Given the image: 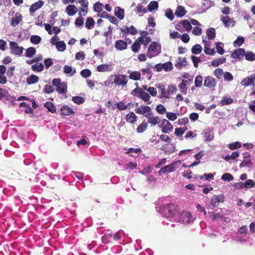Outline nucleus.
Masks as SVG:
<instances>
[{
    "label": "nucleus",
    "mask_w": 255,
    "mask_h": 255,
    "mask_svg": "<svg viewBox=\"0 0 255 255\" xmlns=\"http://www.w3.org/2000/svg\"><path fill=\"white\" fill-rule=\"evenodd\" d=\"M231 56L234 59H242L245 57L248 61H253L255 60V54L251 51H246L244 48H239L234 50Z\"/></svg>",
    "instance_id": "f257e3e1"
},
{
    "label": "nucleus",
    "mask_w": 255,
    "mask_h": 255,
    "mask_svg": "<svg viewBox=\"0 0 255 255\" xmlns=\"http://www.w3.org/2000/svg\"><path fill=\"white\" fill-rule=\"evenodd\" d=\"M179 212V209L176 204L170 203L165 205L162 209V213L166 217L176 215Z\"/></svg>",
    "instance_id": "f03ea898"
},
{
    "label": "nucleus",
    "mask_w": 255,
    "mask_h": 255,
    "mask_svg": "<svg viewBox=\"0 0 255 255\" xmlns=\"http://www.w3.org/2000/svg\"><path fill=\"white\" fill-rule=\"evenodd\" d=\"M114 77V81L112 84H114L116 86H126L128 82V77L123 74L111 75L109 78L111 79Z\"/></svg>",
    "instance_id": "7ed1b4c3"
},
{
    "label": "nucleus",
    "mask_w": 255,
    "mask_h": 255,
    "mask_svg": "<svg viewBox=\"0 0 255 255\" xmlns=\"http://www.w3.org/2000/svg\"><path fill=\"white\" fill-rule=\"evenodd\" d=\"M52 84L56 87V91L59 94H65L67 91V86L65 82H61L60 79H54Z\"/></svg>",
    "instance_id": "20e7f679"
},
{
    "label": "nucleus",
    "mask_w": 255,
    "mask_h": 255,
    "mask_svg": "<svg viewBox=\"0 0 255 255\" xmlns=\"http://www.w3.org/2000/svg\"><path fill=\"white\" fill-rule=\"evenodd\" d=\"M134 93L137 94V97L142 99L144 102L147 103L148 104H151V101H149L150 99V96L148 93L144 92L140 88H136L133 91Z\"/></svg>",
    "instance_id": "39448f33"
},
{
    "label": "nucleus",
    "mask_w": 255,
    "mask_h": 255,
    "mask_svg": "<svg viewBox=\"0 0 255 255\" xmlns=\"http://www.w3.org/2000/svg\"><path fill=\"white\" fill-rule=\"evenodd\" d=\"M136 114L142 115L147 118V117L150 115L152 112L149 106L140 105L135 109Z\"/></svg>",
    "instance_id": "423d86ee"
},
{
    "label": "nucleus",
    "mask_w": 255,
    "mask_h": 255,
    "mask_svg": "<svg viewBox=\"0 0 255 255\" xmlns=\"http://www.w3.org/2000/svg\"><path fill=\"white\" fill-rule=\"evenodd\" d=\"M162 133H169L173 129V127L170 122L167 120L164 119L161 121V124L160 126Z\"/></svg>",
    "instance_id": "0eeeda50"
},
{
    "label": "nucleus",
    "mask_w": 255,
    "mask_h": 255,
    "mask_svg": "<svg viewBox=\"0 0 255 255\" xmlns=\"http://www.w3.org/2000/svg\"><path fill=\"white\" fill-rule=\"evenodd\" d=\"M178 221L183 223H190L193 221L192 214L187 211H183L179 214Z\"/></svg>",
    "instance_id": "6e6552de"
},
{
    "label": "nucleus",
    "mask_w": 255,
    "mask_h": 255,
    "mask_svg": "<svg viewBox=\"0 0 255 255\" xmlns=\"http://www.w3.org/2000/svg\"><path fill=\"white\" fill-rule=\"evenodd\" d=\"M225 201V196L223 194L214 195L210 202V204L213 207H218L220 203H223Z\"/></svg>",
    "instance_id": "1a4fd4ad"
},
{
    "label": "nucleus",
    "mask_w": 255,
    "mask_h": 255,
    "mask_svg": "<svg viewBox=\"0 0 255 255\" xmlns=\"http://www.w3.org/2000/svg\"><path fill=\"white\" fill-rule=\"evenodd\" d=\"M158 46V44L156 42H152L150 45L149 46L147 50V52L146 53V56L148 58H152L156 55L158 54V52L157 51V48Z\"/></svg>",
    "instance_id": "9d476101"
},
{
    "label": "nucleus",
    "mask_w": 255,
    "mask_h": 255,
    "mask_svg": "<svg viewBox=\"0 0 255 255\" xmlns=\"http://www.w3.org/2000/svg\"><path fill=\"white\" fill-rule=\"evenodd\" d=\"M9 46L11 53L18 55L22 53L24 48L21 46H19L17 42L11 41Z\"/></svg>",
    "instance_id": "9b49d317"
},
{
    "label": "nucleus",
    "mask_w": 255,
    "mask_h": 255,
    "mask_svg": "<svg viewBox=\"0 0 255 255\" xmlns=\"http://www.w3.org/2000/svg\"><path fill=\"white\" fill-rule=\"evenodd\" d=\"M178 162L180 163L181 161L178 160L164 166L163 167L160 169V170L158 172V173L160 175L161 174H163L167 172L170 173L174 171L175 168V166L176 164Z\"/></svg>",
    "instance_id": "f8f14e48"
},
{
    "label": "nucleus",
    "mask_w": 255,
    "mask_h": 255,
    "mask_svg": "<svg viewBox=\"0 0 255 255\" xmlns=\"http://www.w3.org/2000/svg\"><path fill=\"white\" fill-rule=\"evenodd\" d=\"M203 86L210 89L214 88L216 86L215 79L211 76H205Z\"/></svg>",
    "instance_id": "ddd939ff"
},
{
    "label": "nucleus",
    "mask_w": 255,
    "mask_h": 255,
    "mask_svg": "<svg viewBox=\"0 0 255 255\" xmlns=\"http://www.w3.org/2000/svg\"><path fill=\"white\" fill-rule=\"evenodd\" d=\"M3 99L10 100L11 103L15 101V98L10 96L7 90L0 88V101Z\"/></svg>",
    "instance_id": "4468645a"
},
{
    "label": "nucleus",
    "mask_w": 255,
    "mask_h": 255,
    "mask_svg": "<svg viewBox=\"0 0 255 255\" xmlns=\"http://www.w3.org/2000/svg\"><path fill=\"white\" fill-rule=\"evenodd\" d=\"M241 84L245 87L252 85L255 86V74H252L251 77H246L241 81Z\"/></svg>",
    "instance_id": "2eb2a0df"
},
{
    "label": "nucleus",
    "mask_w": 255,
    "mask_h": 255,
    "mask_svg": "<svg viewBox=\"0 0 255 255\" xmlns=\"http://www.w3.org/2000/svg\"><path fill=\"white\" fill-rule=\"evenodd\" d=\"M244 159L240 164V167H251L253 165V162L251 159L250 153L246 152L245 154Z\"/></svg>",
    "instance_id": "dca6fc26"
},
{
    "label": "nucleus",
    "mask_w": 255,
    "mask_h": 255,
    "mask_svg": "<svg viewBox=\"0 0 255 255\" xmlns=\"http://www.w3.org/2000/svg\"><path fill=\"white\" fill-rule=\"evenodd\" d=\"M61 115L63 116H68L74 114L73 110L67 105L62 106L60 109Z\"/></svg>",
    "instance_id": "f3484780"
},
{
    "label": "nucleus",
    "mask_w": 255,
    "mask_h": 255,
    "mask_svg": "<svg viewBox=\"0 0 255 255\" xmlns=\"http://www.w3.org/2000/svg\"><path fill=\"white\" fill-rule=\"evenodd\" d=\"M180 24H181L188 31H190L192 28L191 23L188 20H183L179 22L175 26L177 30H180L179 27L180 26Z\"/></svg>",
    "instance_id": "a211bd4d"
},
{
    "label": "nucleus",
    "mask_w": 255,
    "mask_h": 255,
    "mask_svg": "<svg viewBox=\"0 0 255 255\" xmlns=\"http://www.w3.org/2000/svg\"><path fill=\"white\" fill-rule=\"evenodd\" d=\"M127 42L123 40H118L116 41L115 47L118 50H124L127 48Z\"/></svg>",
    "instance_id": "6ab92c4d"
},
{
    "label": "nucleus",
    "mask_w": 255,
    "mask_h": 255,
    "mask_svg": "<svg viewBox=\"0 0 255 255\" xmlns=\"http://www.w3.org/2000/svg\"><path fill=\"white\" fill-rule=\"evenodd\" d=\"M137 117L133 112H130L126 116V120L127 123L134 124L137 121Z\"/></svg>",
    "instance_id": "aec40b11"
},
{
    "label": "nucleus",
    "mask_w": 255,
    "mask_h": 255,
    "mask_svg": "<svg viewBox=\"0 0 255 255\" xmlns=\"http://www.w3.org/2000/svg\"><path fill=\"white\" fill-rule=\"evenodd\" d=\"M221 20L224 23L225 26L227 27L230 26V22L231 23V26L232 27L235 25V21L228 16H222L221 17Z\"/></svg>",
    "instance_id": "412c9836"
},
{
    "label": "nucleus",
    "mask_w": 255,
    "mask_h": 255,
    "mask_svg": "<svg viewBox=\"0 0 255 255\" xmlns=\"http://www.w3.org/2000/svg\"><path fill=\"white\" fill-rule=\"evenodd\" d=\"M128 73L129 74V78L134 81H138L141 79V74L139 71L131 72L130 70L128 71Z\"/></svg>",
    "instance_id": "4be33fe9"
},
{
    "label": "nucleus",
    "mask_w": 255,
    "mask_h": 255,
    "mask_svg": "<svg viewBox=\"0 0 255 255\" xmlns=\"http://www.w3.org/2000/svg\"><path fill=\"white\" fill-rule=\"evenodd\" d=\"M22 19V15L20 13L17 12L15 14V16L13 17H12L11 18V25L13 27H15L19 23Z\"/></svg>",
    "instance_id": "5701e85b"
},
{
    "label": "nucleus",
    "mask_w": 255,
    "mask_h": 255,
    "mask_svg": "<svg viewBox=\"0 0 255 255\" xmlns=\"http://www.w3.org/2000/svg\"><path fill=\"white\" fill-rule=\"evenodd\" d=\"M44 4V2L42 0H38L33 3L29 8V11L31 13L34 12L37 9L41 8Z\"/></svg>",
    "instance_id": "b1692460"
},
{
    "label": "nucleus",
    "mask_w": 255,
    "mask_h": 255,
    "mask_svg": "<svg viewBox=\"0 0 255 255\" xmlns=\"http://www.w3.org/2000/svg\"><path fill=\"white\" fill-rule=\"evenodd\" d=\"M147 118L148 119L147 123H149L152 126H155L160 123L159 117H154L153 113L147 116Z\"/></svg>",
    "instance_id": "393cba45"
},
{
    "label": "nucleus",
    "mask_w": 255,
    "mask_h": 255,
    "mask_svg": "<svg viewBox=\"0 0 255 255\" xmlns=\"http://www.w3.org/2000/svg\"><path fill=\"white\" fill-rule=\"evenodd\" d=\"M148 128V123L143 120L142 123L136 128V132L138 133H141L145 131Z\"/></svg>",
    "instance_id": "a878e982"
},
{
    "label": "nucleus",
    "mask_w": 255,
    "mask_h": 255,
    "mask_svg": "<svg viewBox=\"0 0 255 255\" xmlns=\"http://www.w3.org/2000/svg\"><path fill=\"white\" fill-rule=\"evenodd\" d=\"M78 2L80 3L83 7H81L80 9V12H84L85 13L83 15L85 16L87 13V9L88 6V1L87 0H79Z\"/></svg>",
    "instance_id": "bb28decb"
},
{
    "label": "nucleus",
    "mask_w": 255,
    "mask_h": 255,
    "mask_svg": "<svg viewBox=\"0 0 255 255\" xmlns=\"http://www.w3.org/2000/svg\"><path fill=\"white\" fill-rule=\"evenodd\" d=\"M115 14L119 19H123L125 16L124 9L119 6L116 7L115 9Z\"/></svg>",
    "instance_id": "cd10ccee"
},
{
    "label": "nucleus",
    "mask_w": 255,
    "mask_h": 255,
    "mask_svg": "<svg viewBox=\"0 0 255 255\" xmlns=\"http://www.w3.org/2000/svg\"><path fill=\"white\" fill-rule=\"evenodd\" d=\"M186 10L183 6H178L175 11V14L178 17H181L186 13Z\"/></svg>",
    "instance_id": "c85d7f7f"
},
{
    "label": "nucleus",
    "mask_w": 255,
    "mask_h": 255,
    "mask_svg": "<svg viewBox=\"0 0 255 255\" xmlns=\"http://www.w3.org/2000/svg\"><path fill=\"white\" fill-rule=\"evenodd\" d=\"M66 10L69 16L75 15L77 11L76 7L73 4L69 5L67 6Z\"/></svg>",
    "instance_id": "c756f323"
},
{
    "label": "nucleus",
    "mask_w": 255,
    "mask_h": 255,
    "mask_svg": "<svg viewBox=\"0 0 255 255\" xmlns=\"http://www.w3.org/2000/svg\"><path fill=\"white\" fill-rule=\"evenodd\" d=\"M186 64L185 58L178 57L177 63L175 64V66L178 69H181L183 66H186Z\"/></svg>",
    "instance_id": "7c9ffc66"
},
{
    "label": "nucleus",
    "mask_w": 255,
    "mask_h": 255,
    "mask_svg": "<svg viewBox=\"0 0 255 255\" xmlns=\"http://www.w3.org/2000/svg\"><path fill=\"white\" fill-rule=\"evenodd\" d=\"M39 78L35 75H31L26 79V82L28 85H31L37 83Z\"/></svg>",
    "instance_id": "2f4dec72"
},
{
    "label": "nucleus",
    "mask_w": 255,
    "mask_h": 255,
    "mask_svg": "<svg viewBox=\"0 0 255 255\" xmlns=\"http://www.w3.org/2000/svg\"><path fill=\"white\" fill-rule=\"evenodd\" d=\"M207 36L209 39H214L216 36V30L213 27H210L207 31Z\"/></svg>",
    "instance_id": "473e14b6"
},
{
    "label": "nucleus",
    "mask_w": 255,
    "mask_h": 255,
    "mask_svg": "<svg viewBox=\"0 0 255 255\" xmlns=\"http://www.w3.org/2000/svg\"><path fill=\"white\" fill-rule=\"evenodd\" d=\"M43 69L44 66L42 63H36L31 66V69L34 72H41Z\"/></svg>",
    "instance_id": "72a5a7b5"
},
{
    "label": "nucleus",
    "mask_w": 255,
    "mask_h": 255,
    "mask_svg": "<svg viewBox=\"0 0 255 255\" xmlns=\"http://www.w3.org/2000/svg\"><path fill=\"white\" fill-rule=\"evenodd\" d=\"M156 87L160 90L161 97L167 98V92L164 85L162 83H159L158 85H156Z\"/></svg>",
    "instance_id": "f704fd0d"
},
{
    "label": "nucleus",
    "mask_w": 255,
    "mask_h": 255,
    "mask_svg": "<svg viewBox=\"0 0 255 255\" xmlns=\"http://www.w3.org/2000/svg\"><path fill=\"white\" fill-rule=\"evenodd\" d=\"M203 77L201 75H197L195 79V86L197 88H200L203 84Z\"/></svg>",
    "instance_id": "c9c22d12"
},
{
    "label": "nucleus",
    "mask_w": 255,
    "mask_h": 255,
    "mask_svg": "<svg viewBox=\"0 0 255 255\" xmlns=\"http://www.w3.org/2000/svg\"><path fill=\"white\" fill-rule=\"evenodd\" d=\"M44 107L48 109V111L52 113H54L56 111L55 106L51 102H46L44 104Z\"/></svg>",
    "instance_id": "e433bc0d"
},
{
    "label": "nucleus",
    "mask_w": 255,
    "mask_h": 255,
    "mask_svg": "<svg viewBox=\"0 0 255 255\" xmlns=\"http://www.w3.org/2000/svg\"><path fill=\"white\" fill-rule=\"evenodd\" d=\"M226 61V59L225 58L214 60L211 61V65L213 67H217L219 65L224 63Z\"/></svg>",
    "instance_id": "4c0bfd02"
},
{
    "label": "nucleus",
    "mask_w": 255,
    "mask_h": 255,
    "mask_svg": "<svg viewBox=\"0 0 255 255\" xmlns=\"http://www.w3.org/2000/svg\"><path fill=\"white\" fill-rule=\"evenodd\" d=\"M97 69L98 72H100L111 71L110 65L108 64L100 65L97 67Z\"/></svg>",
    "instance_id": "58836bf2"
},
{
    "label": "nucleus",
    "mask_w": 255,
    "mask_h": 255,
    "mask_svg": "<svg viewBox=\"0 0 255 255\" xmlns=\"http://www.w3.org/2000/svg\"><path fill=\"white\" fill-rule=\"evenodd\" d=\"M130 104L129 103L128 105H125L124 101H122L118 103H117L115 104V105L116 106L117 108L119 110L122 111V110H125L127 108H128V107Z\"/></svg>",
    "instance_id": "ea45409f"
},
{
    "label": "nucleus",
    "mask_w": 255,
    "mask_h": 255,
    "mask_svg": "<svg viewBox=\"0 0 255 255\" xmlns=\"http://www.w3.org/2000/svg\"><path fill=\"white\" fill-rule=\"evenodd\" d=\"M233 103V99L230 97H223L221 101V104L222 105H227L231 104Z\"/></svg>",
    "instance_id": "a19ab883"
},
{
    "label": "nucleus",
    "mask_w": 255,
    "mask_h": 255,
    "mask_svg": "<svg viewBox=\"0 0 255 255\" xmlns=\"http://www.w3.org/2000/svg\"><path fill=\"white\" fill-rule=\"evenodd\" d=\"M19 106L20 107H24L25 108L24 111L26 114H32L33 112L32 109L25 102L21 103Z\"/></svg>",
    "instance_id": "79ce46f5"
},
{
    "label": "nucleus",
    "mask_w": 255,
    "mask_h": 255,
    "mask_svg": "<svg viewBox=\"0 0 255 255\" xmlns=\"http://www.w3.org/2000/svg\"><path fill=\"white\" fill-rule=\"evenodd\" d=\"M158 7V2L156 1H150L148 5V9L149 11H152L156 9H157Z\"/></svg>",
    "instance_id": "37998d69"
},
{
    "label": "nucleus",
    "mask_w": 255,
    "mask_h": 255,
    "mask_svg": "<svg viewBox=\"0 0 255 255\" xmlns=\"http://www.w3.org/2000/svg\"><path fill=\"white\" fill-rule=\"evenodd\" d=\"M202 47L199 44L194 45L191 49V52L194 54H200L202 52Z\"/></svg>",
    "instance_id": "c03bdc74"
},
{
    "label": "nucleus",
    "mask_w": 255,
    "mask_h": 255,
    "mask_svg": "<svg viewBox=\"0 0 255 255\" xmlns=\"http://www.w3.org/2000/svg\"><path fill=\"white\" fill-rule=\"evenodd\" d=\"M35 53L36 50L35 48L31 47L26 49L25 55L27 57H31L35 54Z\"/></svg>",
    "instance_id": "a18cd8bd"
},
{
    "label": "nucleus",
    "mask_w": 255,
    "mask_h": 255,
    "mask_svg": "<svg viewBox=\"0 0 255 255\" xmlns=\"http://www.w3.org/2000/svg\"><path fill=\"white\" fill-rule=\"evenodd\" d=\"M57 50L59 51H63L66 49V44L63 41H59L55 44Z\"/></svg>",
    "instance_id": "49530a36"
},
{
    "label": "nucleus",
    "mask_w": 255,
    "mask_h": 255,
    "mask_svg": "<svg viewBox=\"0 0 255 255\" xmlns=\"http://www.w3.org/2000/svg\"><path fill=\"white\" fill-rule=\"evenodd\" d=\"M30 41L34 44H38L41 42V38L38 35H32L30 37Z\"/></svg>",
    "instance_id": "de8ad7c7"
},
{
    "label": "nucleus",
    "mask_w": 255,
    "mask_h": 255,
    "mask_svg": "<svg viewBox=\"0 0 255 255\" xmlns=\"http://www.w3.org/2000/svg\"><path fill=\"white\" fill-rule=\"evenodd\" d=\"M94 24L95 21L92 17H90L87 18L85 22V26L87 29H91V26H93Z\"/></svg>",
    "instance_id": "09e8293b"
},
{
    "label": "nucleus",
    "mask_w": 255,
    "mask_h": 255,
    "mask_svg": "<svg viewBox=\"0 0 255 255\" xmlns=\"http://www.w3.org/2000/svg\"><path fill=\"white\" fill-rule=\"evenodd\" d=\"M255 182L251 179H247L244 183V187L246 188H251L255 186Z\"/></svg>",
    "instance_id": "8fccbe9b"
},
{
    "label": "nucleus",
    "mask_w": 255,
    "mask_h": 255,
    "mask_svg": "<svg viewBox=\"0 0 255 255\" xmlns=\"http://www.w3.org/2000/svg\"><path fill=\"white\" fill-rule=\"evenodd\" d=\"M162 68L164 71H169L173 69V67L172 63L168 61L163 64Z\"/></svg>",
    "instance_id": "3c124183"
},
{
    "label": "nucleus",
    "mask_w": 255,
    "mask_h": 255,
    "mask_svg": "<svg viewBox=\"0 0 255 255\" xmlns=\"http://www.w3.org/2000/svg\"><path fill=\"white\" fill-rule=\"evenodd\" d=\"M140 47V44L139 43V41L135 40L133 44L131 46V50L136 53L138 52Z\"/></svg>",
    "instance_id": "603ef678"
},
{
    "label": "nucleus",
    "mask_w": 255,
    "mask_h": 255,
    "mask_svg": "<svg viewBox=\"0 0 255 255\" xmlns=\"http://www.w3.org/2000/svg\"><path fill=\"white\" fill-rule=\"evenodd\" d=\"M223 44L221 42H216V47L217 48V52L220 55L224 53L225 51L223 47Z\"/></svg>",
    "instance_id": "864d4df0"
},
{
    "label": "nucleus",
    "mask_w": 255,
    "mask_h": 255,
    "mask_svg": "<svg viewBox=\"0 0 255 255\" xmlns=\"http://www.w3.org/2000/svg\"><path fill=\"white\" fill-rule=\"evenodd\" d=\"M187 129L186 128H178L175 129V134L177 136H181Z\"/></svg>",
    "instance_id": "5fc2aeb1"
},
{
    "label": "nucleus",
    "mask_w": 255,
    "mask_h": 255,
    "mask_svg": "<svg viewBox=\"0 0 255 255\" xmlns=\"http://www.w3.org/2000/svg\"><path fill=\"white\" fill-rule=\"evenodd\" d=\"M112 235L110 233H106L102 238V242L104 244H108L111 242L110 239L112 238Z\"/></svg>",
    "instance_id": "6e6d98bb"
},
{
    "label": "nucleus",
    "mask_w": 255,
    "mask_h": 255,
    "mask_svg": "<svg viewBox=\"0 0 255 255\" xmlns=\"http://www.w3.org/2000/svg\"><path fill=\"white\" fill-rule=\"evenodd\" d=\"M156 111L158 113L161 115H163L167 113L165 108L161 104L157 105L156 107Z\"/></svg>",
    "instance_id": "4d7b16f0"
},
{
    "label": "nucleus",
    "mask_w": 255,
    "mask_h": 255,
    "mask_svg": "<svg viewBox=\"0 0 255 255\" xmlns=\"http://www.w3.org/2000/svg\"><path fill=\"white\" fill-rule=\"evenodd\" d=\"M177 90L175 86H174L172 85H168L167 87V90H166L167 92V98L168 97V96L170 95L173 94V93L175 92Z\"/></svg>",
    "instance_id": "13d9d810"
},
{
    "label": "nucleus",
    "mask_w": 255,
    "mask_h": 255,
    "mask_svg": "<svg viewBox=\"0 0 255 255\" xmlns=\"http://www.w3.org/2000/svg\"><path fill=\"white\" fill-rule=\"evenodd\" d=\"M221 179L225 181H230L233 180L234 177L231 174L226 173L222 175Z\"/></svg>",
    "instance_id": "bf43d9fd"
},
{
    "label": "nucleus",
    "mask_w": 255,
    "mask_h": 255,
    "mask_svg": "<svg viewBox=\"0 0 255 255\" xmlns=\"http://www.w3.org/2000/svg\"><path fill=\"white\" fill-rule=\"evenodd\" d=\"M73 102L77 104H81L84 102V99L80 96L73 97L72 99Z\"/></svg>",
    "instance_id": "052dcab7"
},
{
    "label": "nucleus",
    "mask_w": 255,
    "mask_h": 255,
    "mask_svg": "<svg viewBox=\"0 0 255 255\" xmlns=\"http://www.w3.org/2000/svg\"><path fill=\"white\" fill-rule=\"evenodd\" d=\"M245 42V39L243 37H238L237 39L234 41V45L235 46H240Z\"/></svg>",
    "instance_id": "680f3d73"
},
{
    "label": "nucleus",
    "mask_w": 255,
    "mask_h": 255,
    "mask_svg": "<svg viewBox=\"0 0 255 255\" xmlns=\"http://www.w3.org/2000/svg\"><path fill=\"white\" fill-rule=\"evenodd\" d=\"M103 4L100 2H97L94 4L93 7L94 10L96 12H98V13L101 12L102 10Z\"/></svg>",
    "instance_id": "e2e57ef3"
},
{
    "label": "nucleus",
    "mask_w": 255,
    "mask_h": 255,
    "mask_svg": "<svg viewBox=\"0 0 255 255\" xmlns=\"http://www.w3.org/2000/svg\"><path fill=\"white\" fill-rule=\"evenodd\" d=\"M166 118L170 121H174L177 119V115L175 113L172 112H167L166 113Z\"/></svg>",
    "instance_id": "0e129e2a"
},
{
    "label": "nucleus",
    "mask_w": 255,
    "mask_h": 255,
    "mask_svg": "<svg viewBox=\"0 0 255 255\" xmlns=\"http://www.w3.org/2000/svg\"><path fill=\"white\" fill-rule=\"evenodd\" d=\"M91 72L89 69H85L82 70L80 72L81 75L85 78H87L90 77L91 75Z\"/></svg>",
    "instance_id": "69168bd1"
},
{
    "label": "nucleus",
    "mask_w": 255,
    "mask_h": 255,
    "mask_svg": "<svg viewBox=\"0 0 255 255\" xmlns=\"http://www.w3.org/2000/svg\"><path fill=\"white\" fill-rule=\"evenodd\" d=\"M223 70L221 68H218L215 70L213 72L214 76L218 79H220L221 76L223 74Z\"/></svg>",
    "instance_id": "338daca9"
},
{
    "label": "nucleus",
    "mask_w": 255,
    "mask_h": 255,
    "mask_svg": "<svg viewBox=\"0 0 255 255\" xmlns=\"http://www.w3.org/2000/svg\"><path fill=\"white\" fill-rule=\"evenodd\" d=\"M135 9H136V12L138 13H139L141 12L146 13L147 12V10H146V8H145L141 4H138L135 7Z\"/></svg>",
    "instance_id": "774afa93"
}]
</instances>
